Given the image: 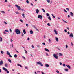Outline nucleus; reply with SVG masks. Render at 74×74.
<instances>
[{"label": "nucleus", "mask_w": 74, "mask_h": 74, "mask_svg": "<svg viewBox=\"0 0 74 74\" xmlns=\"http://www.w3.org/2000/svg\"><path fill=\"white\" fill-rule=\"evenodd\" d=\"M15 6L18 8V10H21V7H20V6L18 5H17V4L15 5Z\"/></svg>", "instance_id": "3"}, {"label": "nucleus", "mask_w": 74, "mask_h": 74, "mask_svg": "<svg viewBox=\"0 0 74 74\" xmlns=\"http://www.w3.org/2000/svg\"><path fill=\"white\" fill-rule=\"evenodd\" d=\"M36 14H38V13L39 12V10L38 9H37L36 10Z\"/></svg>", "instance_id": "8"}, {"label": "nucleus", "mask_w": 74, "mask_h": 74, "mask_svg": "<svg viewBox=\"0 0 74 74\" xmlns=\"http://www.w3.org/2000/svg\"><path fill=\"white\" fill-rule=\"evenodd\" d=\"M27 40L28 41H29V40H30V38H28Z\"/></svg>", "instance_id": "48"}, {"label": "nucleus", "mask_w": 74, "mask_h": 74, "mask_svg": "<svg viewBox=\"0 0 74 74\" xmlns=\"http://www.w3.org/2000/svg\"><path fill=\"white\" fill-rule=\"evenodd\" d=\"M32 48H34V46H33V45H32Z\"/></svg>", "instance_id": "44"}, {"label": "nucleus", "mask_w": 74, "mask_h": 74, "mask_svg": "<svg viewBox=\"0 0 74 74\" xmlns=\"http://www.w3.org/2000/svg\"><path fill=\"white\" fill-rule=\"evenodd\" d=\"M45 66L46 67H49V65H48L47 64H46Z\"/></svg>", "instance_id": "12"}, {"label": "nucleus", "mask_w": 74, "mask_h": 74, "mask_svg": "<svg viewBox=\"0 0 74 74\" xmlns=\"http://www.w3.org/2000/svg\"><path fill=\"white\" fill-rule=\"evenodd\" d=\"M47 2H48L49 3H50V0H46Z\"/></svg>", "instance_id": "27"}, {"label": "nucleus", "mask_w": 74, "mask_h": 74, "mask_svg": "<svg viewBox=\"0 0 74 74\" xmlns=\"http://www.w3.org/2000/svg\"><path fill=\"white\" fill-rule=\"evenodd\" d=\"M64 12H66V13H67V11L66 10H65V9L64 10Z\"/></svg>", "instance_id": "43"}, {"label": "nucleus", "mask_w": 74, "mask_h": 74, "mask_svg": "<svg viewBox=\"0 0 74 74\" xmlns=\"http://www.w3.org/2000/svg\"><path fill=\"white\" fill-rule=\"evenodd\" d=\"M42 10L44 12H45V10H44V9H43Z\"/></svg>", "instance_id": "28"}, {"label": "nucleus", "mask_w": 74, "mask_h": 74, "mask_svg": "<svg viewBox=\"0 0 74 74\" xmlns=\"http://www.w3.org/2000/svg\"><path fill=\"white\" fill-rule=\"evenodd\" d=\"M26 26H27V27H28V26H29V25H28V24H26Z\"/></svg>", "instance_id": "40"}, {"label": "nucleus", "mask_w": 74, "mask_h": 74, "mask_svg": "<svg viewBox=\"0 0 74 74\" xmlns=\"http://www.w3.org/2000/svg\"><path fill=\"white\" fill-rule=\"evenodd\" d=\"M56 72L57 73H59V71L58 70L56 71Z\"/></svg>", "instance_id": "34"}, {"label": "nucleus", "mask_w": 74, "mask_h": 74, "mask_svg": "<svg viewBox=\"0 0 74 74\" xmlns=\"http://www.w3.org/2000/svg\"><path fill=\"white\" fill-rule=\"evenodd\" d=\"M22 16L23 18H25V14H24V13L22 14Z\"/></svg>", "instance_id": "21"}, {"label": "nucleus", "mask_w": 74, "mask_h": 74, "mask_svg": "<svg viewBox=\"0 0 74 74\" xmlns=\"http://www.w3.org/2000/svg\"><path fill=\"white\" fill-rule=\"evenodd\" d=\"M64 31H65V33H67V30H66V29H65V30H64Z\"/></svg>", "instance_id": "45"}, {"label": "nucleus", "mask_w": 74, "mask_h": 74, "mask_svg": "<svg viewBox=\"0 0 74 74\" xmlns=\"http://www.w3.org/2000/svg\"><path fill=\"white\" fill-rule=\"evenodd\" d=\"M45 50L46 51H47V52H49V50L47 48H45Z\"/></svg>", "instance_id": "11"}, {"label": "nucleus", "mask_w": 74, "mask_h": 74, "mask_svg": "<svg viewBox=\"0 0 74 74\" xmlns=\"http://www.w3.org/2000/svg\"><path fill=\"white\" fill-rule=\"evenodd\" d=\"M67 33L68 34H70V32H68Z\"/></svg>", "instance_id": "56"}, {"label": "nucleus", "mask_w": 74, "mask_h": 74, "mask_svg": "<svg viewBox=\"0 0 74 74\" xmlns=\"http://www.w3.org/2000/svg\"><path fill=\"white\" fill-rule=\"evenodd\" d=\"M26 2H27V4H29V1L28 0H27L26 1Z\"/></svg>", "instance_id": "32"}, {"label": "nucleus", "mask_w": 74, "mask_h": 74, "mask_svg": "<svg viewBox=\"0 0 74 74\" xmlns=\"http://www.w3.org/2000/svg\"><path fill=\"white\" fill-rule=\"evenodd\" d=\"M31 4L32 6H33V5L32 3H31Z\"/></svg>", "instance_id": "57"}, {"label": "nucleus", "mask_w": 74, "mask_h": 74, "mask_svg": "<svg viewBox=\"0 0 74 74\" xmlns=\"http://www.w3.org/2000/svg\"><path fill=\"white\" fill-rule=\"evenodd\" d=\"M5 32H8V31L7 30H5Z\"/></svg>", "instance_id": "59"}, {"label": "nucleus", "mask_w": 74, "mask_h": 74, "mask_svg": "<svg viewBox=\"0 0 74 74\" xmlns=\"http://www.w3.org/2000/svg\"><path fill=\"white\" fill-rule=\"evenodd\" d=\"M54 32L56 34H58V32H57V31L55 29L54 30Z\"/></svg>", "instance_id": "13"}, {"label": "nucleus", "mask_w": 74, "mask_h": 74, "mask_svg": "<svg viewBox=\"0 0 74 74\" xmlns=\"http://www.w3.org/2000/svg\"><path fill=\"white\" fill-rule=\"evenodd\" d=\"M10 32H12V30H11V28L10 29Z\"/></svg>", "instance_id": "52"}, {"label": "nucleus", "mask_w": 74, "mask_h": 74, "mask_svg": "<svg viewBox=\"0 0 74 74\" xmlns=\"http://www.w3.org/2000/svg\"><path fill=\"white\" fill-rule=\"evenodd\" d=\"M1 12L2 13H3V14H5V12H4V11H2Z\"/></svg>", "instance_id": "31"}, {"label": "nucleus", "mask_w": 74, "mask_h": 74, "mask_svg": "<svg viewBox=\"0 0 74 74\" xmlns=\"http://www.w3.org/2000/svg\"><path fill=\"white\" fill-rule=\"evenodd\" d=\"M14 58H17V55L15 54L14 55Z\"/></svg>", "instance_id": "25"}, {"label": "nucleus", "mask_w": 74, "mask_h": 74, "mask_svg": "<svg viewBox=\"0 0 74 74\" xmlns=\"http://www.w3.org/2000/svg\"><path fill=\"white\" fill-rule=\"evenodd\" d=\"M25 52L26 53H27V51H26V50H25Z\"/></svg>", "instance_id": "50"}, {"label": "nucleus", "mask_w": 74, "mask_h": 74, "mask_svg": "<svg viewBox=\"0 0 74 74\" xmlns=\"http://www.w3.org/2000/svg\"><path fill=\"white\" fill-rule=\"evenodd\" d=\"M7 71V74H9V71H8V70H7V71Z\"/></svg>", "instance_id": "30"}, {"label": "nucleus", "mask_w": 74, "mask_h": 74, "mask_svg": "<svg viewBox=\"0 0 74 74\" xmlns=\"http://www.w3.org/2000/svg\"><path fill=\"white\" fill-rule=\"evenodd\" d=\"M30 34H33V32L32 30H31L30 31Z\"/></svg>", "instance_id": "20"}, {"label": "nucleus", "mask_w": 74, "mask_h": 74, "mask_svg": "<svg viewBox=\"0 0 74 74\" xmlns=\"http://www.w3.org/2000/svg\"><path fill=\"white\" fill-rule=\"evenodd\" d=\"M3 62L2 60H1L0 62V66L3 65Z\"/></svg>", "instance_id": "6"}, {"label": "nucleus", "mask_w": 74, "mask_h": 74, "mask_svg": "<svg viewBox=\"0 0 74 74\" xmlns=\"http://www.w3.org/2000/svg\"><path fill=\"white\" fill-rule=\"evenodd\" d=\"M1 53L2 54H3V53H4V52L3 51H1Z\"/></svg>", "instance_id": "35"}, {"label": "nucleus", "mask_w": 74, "mask_h": 74, "mask_svg": "<svg viewBox=\"0 0 74 74\" xmlns=\"http://www.w3.org/2000/svg\"><path fill=\"white\" fill-rule=\"evenodd\" d=\"M49 42H51V39H49Z\"/></svg>", "instance_id": "58"}, {"label": "nucleus", "mask_w": 74, "mask_h": 74, "mask_svg": "<svg viewBox=\"0 0 74 74\" xmlns=\"http://www.w3.org/2000/svg\"><path fill=\"white\" fill-rule=\"evenodd\" d=\"M38 18L39 19H42V16L41 15H38Z\"/></svg>", "instance_id": "5"}, {"label": "nucleus", "mask_w": 74, "mask_h": 74, "mask_svg": "<svg viewBox=\"0 0 74 74\" xmlns=\"http://www.w3.org/2000/svg\"><path fill=\"white\" fill-rule=\"evenodd\" d=\"M25 68L26 69H27V67H25Z\"/></svg>", "instance_id": "64"}, {"label": "nucleus", "mask_w": 74, "mask_h": 74, "mask_svg": "<svg viewBox=\"0 0 74 74\" xmlns=\"http://www.w3.org/2000/svg\"><path fill=\"white\" fill-rule=\"evenodd\" d=\"M47 25L49 26H50V24H49V23H48L47 24Z\"/></svg>", "instance_id": "47"}, {"label": "nucleus", "mask_w": 74, "mask_h": 74, "mask_svg": "<svg viewBox=\"0 0 74 74\" xmlns=\"http://www.w3.org/2000/svg\"><path fill=\"white\" fill-rule=\"evenodd\" d=\"M20 22H21L23 23V20H22L21 19L20 20Z\"/></svg>", "instance_id": "39"}, {"label": "nucleus", "mask_w": 74, "mask_h": 74, "mask_svg": "<svg viewBox=\"0 0 74 74\" xmlns=\"http://www.w3.org/2000/svg\"><path fill=\"white\" fill-rule=\"evenodd\" d=\"M70 37H73V33H71L70 34V35H69Z\"/></svg>", "instance_id": "7"}, {"label": "nucleus", "mask_w": 74, "mask_h": 74, "mask_svg": "<svg viewBox=\"0 0 74 74\" xmlns=\"http://www.w3.org/2000/svg\"><path fill=\"white\" fill-rule=\"evenodd\" d=\"M60 65H62V63H61V62H60Z\"/></svg>", "instance_id": "53"}, {"label": "nucleus", "mask_w": 74, "mask_h": 74, "mask_svg": "<svg viewBox=\"0 0 74 74\" xmlns=\"http://www.w3.org/2000/svg\"><path fill=\"white\" fill-rule=\"evenodd\" d=\"M22 57L24 59H25V57H24L23 56H22Z\"/></svg>", "instance_id": "55"}, {"label": "nucleus", "mask_w": 74, "mask_h": 74, "mask_svg": "<svg viewBox=\"0 0 74 74\" xmlns=\"http://www.w3.org/2000/svg\"><path fill=\"white\" fill-rule=\"evenodd\" d=\"M65 71H68V69L66 68L65 69Z\"/></svg>", "instance_id": "33"}, {"label": "nucleus", "mask_w": 74, "mask_h": 74, "mask_svg": "<svg viewBox=\"0 0 74 74\" xmlns=\"http://www.w3.org/2000/svg\"><path fill=\"white\" fill-rule=\"evenodd\" d=\"M37 64H40L41 66H43V64L42 63H41V62L40 61H39V62H37Z\"/></svg>", "instance_id": "2"}, {"label": "nucleus", "mask_w": 74, "mask_h": 74, "mask_svg": "<svg viewBox=\"0 0 74 74\" xmlns=\"http://www.w3.org/2000/svg\"><path fill=\"white\" fill-rule=\"evenodd\" d=\"M3 70H5V71H7V70L6 68H5L4 67H3Z\"/></svg>", "instance_id": "10"}, {"label": "nucleus", "mask_w": 74, "mask_h": 74, "mask_svg": "<svg viewBox=\"0 0 74 74\" xmlns=\"http://www.w3.org/2000/svg\"><path fill=\"white\" fill-rule=\"evenodd\" d=\"M2 40H3V39H2V37H0V42H1V41H2Z\"/></svg>", "instance_id": "19"}, {"label": "nucleus", "mask_w": 74, "mask_h": 74, "mask_svg": "<svg viewBox=\"0 0 74 74\" xmlns=\"http://www.w3.org/2000/svg\"><path fill=\"white\" fill-rule=\"evenodd\" d=\"M11 42H12V41H13L12 39H11Z\"/></svg>", "instance_id": "61"}, {"label": "nucleus", "mask_w": 74, "mask_h": 74, "mask_svg": "<svg viewBox=\"0 0 74 74\" xmlns=\"http://www.w3.org/2000/svg\"><path fill=\"white\" fill-rule=\"evenodd\" d=\"M7 54H8V55H9L10 54V53H9V52L8 51H7Z\"/></svg>", "instance_id": "14"}, {"label": "nucleus", "mask_w": 74, "mask_h": 74, "mask_svg": "<svg viewBox=\"0 0 74 74\" xmlns=\"http://www.w3.org/2000/svg\"><path fill=\"white\" fill-rule=\"evenodd\" d=\"M23 36H24V34H23V33H22V37H23Z\"/></svg>", "instance_id": "36"}, {"label": "nucleus", "mask_w": 74, "mask_h": 74, "mask_svg": "<svg viewBox=\"0 0 74 74\" xmlns=\"http://www.w3.org/2000/svg\"><path fill=\"white\" fill-rule=\"evenodd\" d=\"M53 56L56 59H58V56L56 55V54H53Z\"/></svg>", "instance_id": "4"}, {"label": "nucleus", "mask_w": 74, "mask_h": 74, "mask_svg": "<svg viewBox=\"0 0 74 74\" xmlns=\"http://www.w3.org/2000/svg\"><path fill=\"white\" fill-rule=\"evenodd\" d=\"M46 15H47V16H49V15L48 13L46 14Z\"/></svg>", "instance_id": "29"}, {"label": "nucleus", "mask_w": 74, "mask_h": 74, "mask_svg": "<svg viewBox=\"0 0 74 74\" xmlns=\"http://www.w3.org/2000/svg\"><path fill=\"white\" fill-rule=\"evenodd\" d=\"M59 56H63V55L61 53H60L59 54Z\"/></svg>", "instance_id": "18"}, {"label": "nucleus", "mask_w": 74, "mask_h": 74, "mask_svg": "<svg viewBox=\"0 0 74 74\" xmlns=\"http://www.w3.org/2000/svg\"><path fill=\"white\" fill-rule=\"evenodd\" d=\"M4 23H5V25H7V22H4Z\"/></svg>", "instance_id": "49"}, {"label": "nucleus", "mask_w": 74, "mask_h": 74, "mask_svg": "<svg viewBox=\"0 0 74 74\" xmlns=\"http://www.w3.org/2000/svg\"><path fill=\"white\" fill-rule=\"evenodd\" d=\"M56 41H58V38H57L56 37Z\"/></svg>", "instance_id": "24"}, {"label": "nucleus", "mask_w": 74, "mask_h": 74, "mask_svg": "<svg viewBox=\"0 0 74 74\" xmlns=\"http://www.w3.org/2000/svg\"><path fill=\"white\" fill-rule=\"evenodd\" d=\"M8 61L10 63H11V59H9L8 60Z\"/></svg>", "instance_id": "22"}, {"label": "nucleus", "mask_w": 74, "mask_h": 74, "mask_svg": "<svg viewBox=\"0 0 74 74\" xmlns=\"http://www.w3.org/2000/svg\"><path fill=\"white\" fill-rule=\"evenodd\" d=\"M42 44H43V45H45V43H42Z\"/></svg>", "instance_id": "51"}, {"label": "nucleus", "mask_w": 74, "mask_h": 74, "mask_svg": "<svg viewBox=\"0 0 74 74\" xmlns=\"http://www.w3.org/2000/svg\"><path fill=\"white\" fill-rule=\"evenodd\" d=\"M63 66H64V67H65L66 66V65H65V64H63Z\"/></svg>", "instance_id": "41"}, {"label": "nucleus", "mask_w": 74, "mask_h": 74, "mask_svg": "<svg viewBox=\"0 0 74 74\" xmlns=\"http://www.w3.org/2000/svg\"><path fill=\"white\" fill-rule=\"evenodd\" d=\"M5 2L6 3V2H7V0H5Z\"/></svg>", "instance_id": "54"}, {"label": "nucleus", "mask_w": 74, "mask_h": 74, "mask_svg": "<svg viewBox=\"0 0 74 74\" xmlns=\"http://www.w3.org/2000/svg\"><path fill=\"white\" fill-rule=\"evenodd\" d=\"M5 65L6 67H8V66H7V64H5Z\"/></svg>", "instance_id": "38"}, {"label": "nucleus", "mask_w": 74, "mask_h": 74, "mask_svg": "<svg viewBox=\"0 0 74 74\" xmlns=\"http://www.w3.org/2000/svg\"><path fill=\"white\" fill-rule=\"evenodd\" d=\"M15 32L17 34H21V31L18 29H15Z\"/></svg>", "instance_id": "1"}, {"label": "nucleus", "mask_w": 74, "mask_h": 74, "mask_svg": "<svg viewBox=\"0 0 74 74\" xmlns=\"http://www.w3.org/2000/svg\"><path fill=\"white\" fill-rule=\"evenodd\" d=\"M3 33H4V34H6V33L5 32V31H4Z\"/></svg>", "instance_id": "60"}, {"label": "nucleus", "mask_w": 74, "mask_h": 74, "mask_svg": "<svg viewBox=\"0 0 74 74\" xmlns=\"http://www.w3.org/2000/svg\"><path fill=\"white\" fill-rule=\"evenodd\" d=\"M70 14L71 16H73V13L72 12H70Z\"/></svg>", "instance_id": "16"}, {"label": "nucleus", "mask_w": 74, "mask_h": 74, "mask_svg": "<svg viewBox=\"0 0 74 74\" xmlns=\"http://www.w3.org/2000/svg\"><path fill=\"white\" fill-rule=\"evenodd\" d=\"M48 19H49L50 21H51V17L49 16L47 17Z\"/></svg>", "instance_id": "15"}, {"label": "nucleus", "mask_w": 74, "mask_h": 74, "mask_svg": "<svg viewBox=\"0 0 74 74\" xmlns=\"http://www.w3.org/2000/svg\"><path fill=\"white\" fill-rule=\"evenodd\" d=\"M42 74H45L44 73V72H42Z\"/></svg>", "instance_id": "62"}, {"label": "nucleus", "mask_w": 74, "mask_h": 74, "mask_svg": "<svg viewBox=\"0 0 74 74\" xmlns=\"http://www.w3.org/2000/svg\"><path fill=\"white\" fill-rule=\"evenodd\" d=\"M66 10H67L68 11H69V8H66Z\"/></svg>", "instance_id": "42"}, {"label": "nucleus", "mask_w": 74, "mask_h": 74, "mask_svg": "<svg viewBox=\"0 0 74 74\" xmlns=\"http://www.w3.org/2000/svg\"><path fill=\"white\" fill-rule=\"evenodd\" d=\"M34 28H35V29H36L37 30V31H39V30H38V29H37L36 28V27L34 26Z\"/></svg>", "instance_id": "26"}, {"label": "nucleus", "mask_w": 74, "mask_h": 74, "mask_svg": "<svg viewBox=\"0 0 74 74\" xmlns=\"http://www.w3.org/2000/svg\"><path fill=\"white\" fill-rule=\"evenodd\" d=\"M17 65L18 66H20V67H22V65H20L19 64H17Z\"/></svg>", "instance_id": "23"}, {"label": "nucleus", "mask_w": 74, "mask_h": 74, "mask_svg": "<svg viewBox=\"0 0 74 74\" xmlns=\"http://www.w3.org/2000/svg\"><path fill=\"white\" fill-rule=\"evenodd\" d=\"M9 57L10 58H12V56H11V55L10 54L9 55Z\"/></svg>", "instance_id": "37"}, {"label": "nucleus", "mask_w": 74, "mask_h": 74, "mask_svg": "<svg viewBox=\"0 0 74 74\" xmlns=\"http://www.w3.org/2000/svg\"><path fill=\"white\" fill-rule=\"evenodd\" d=\"M68 18H70V15H68Z\"/></svg>", "instance_id": "63"}, {"label": "nucleus", "mask_w": 74, "mask_h": 74, "mask_svg": "<svg viewBox=\"0 0 74 74\" xmlns=\"http://www.w3.org/2000/svg\"><path fill=\"white\" fill-rule=\"evenodd\" d=\"M23 32L24 34H26V31L25 29H24L23 30Z\"/></svg>", "instance_id": "17"}, {"label": "nucleus", "mask_w": 74, "mask_h": 74, "mask_svg": "<svg viewBox=\"0 0 74 74\" xmlns=\"http://www.w3.org/2000/svg\"><path fill=\"white\" fill-rule=\"evenodd\" d=\"M66 48H68V46H67V45H66Z\"/></svg>", "instance_id": "46"}, {"label": "nucleus", "mask_w": 74, "mask_h": 74, "mask_svg": "<svg viewBox=\"0 0 74 74\" xmlns=\"http://www.w3.org/2000/svg\"><path fill=\"white\" fill-rule=\"evenodd\" d=\"M66 66L68 68V69H71V67H70V66L69 65H66Z\"/></svg>", "instance_id": "9"}]
</instances>
